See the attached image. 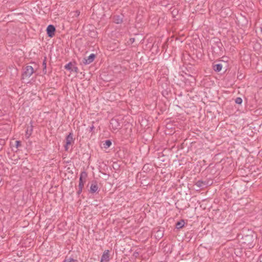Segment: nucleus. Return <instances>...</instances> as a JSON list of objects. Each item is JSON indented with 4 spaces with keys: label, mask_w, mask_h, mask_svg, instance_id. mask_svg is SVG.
Instances as JSON below:
<instances>
[{
    "label": "nucleus",
    "mask_w": 262,
    "mask_h": 262,
    "mask_svg": "<svg viewBox=\"0 0 262 262\" xmlns=\"http://www.w3.org/2000/svg\"><path fill=\"white\" fill-rule=\"evenodd\" d=\"M73 143L74 140L73 138V135L72 134H70L66 138V145L64 146L65 149L66 150H68L70 146L72 145Z\"/></svg>",
    "instance_id": "nucleus-2"
},
{
    "label": "nucleus",
    "mask_w": 262,
    "mask_h": 262,
    "mask_svg": "<svg viewBox=\"0 0 262 262\" xmlns=\"http://www.w3.org/2000/svg\"><path fill=\"white\" fill-rule=\"evenodd\" d=\"M34 73L33 68L30 66H27L23 74V79L30 77Z\"/></svg>",
    "instance_id": "nucleus-1"
},
{
    "label": "nucleus",
    "mask_w": 262,
    "mask_h": 262,
    "mask_svg": "<svg viewBox=\"0 0 262 262\" xmlns=\"http://www.w3.org/2000/svg\"><path fill=\"white\" fill-rule=\"evenodd\" d=\"M65 68L70 72H74L77 73L78 72V68L75 67L73 63L70 62L65 66Z\"/></svg>",
    "instance_id": "nucleus-4"
},
{
    "label": "nucleus",
    "mask_w": 262,
    "mask_h": 262,
    "mask_svg": "<svg viewBox=\"0 0 262 262\" xmlns=\"http://www.w3.org/2000/svg\"><path fill=\"white\" fill-rule=\"evenodd\" d=\"M87 177V173L85 171H83L80 174V182H79V187L82 188L83 185L84 183L85 182L86 178Z\"/></svg>",
    "instance_id": "nucleus-5"
},
{
    "label": "nucleus",
    "mask_w": 262,
    "mask_h": 262,
    "mask_svg": "<svg viewBox=\"0 0 262 262\" xmlns=\"http://www.w3.org/2000/svg\"><path fill=\"white\" fill-rule=\"evenodd\" d=\"M120 124L117 119H113L110 122V127L114 130H118L120 128Z\"/></svg>",
    "instance_id": "nucleus-3"
},
{
    "label": "nucleus",
    "mask_w": 262,
    "mask_h": 262,
    "mask_svg": "<svg viewBox=\"0 0 262 262\" xmlns=\"http://www.w3.org/2000/svg\"><path fill=\"white\" fill-rule=\"evenodd\" d=\"M63 262H76V261L73 259H67Z\"/></svg>",
    "instance_id": "nucleus-15"
},
{
    "label": "nucleus",
    "mask_w": 262,
    "mask_h": 262,
    "mask_svg": "<svg viewBox=\"0 0 262 262\" xmlns=\"http://www.w3.org/2000/svg\"><path fill=\"white\" fill-rule=\"evenodd\" d=\"M130 40H132L133 41H134V38L133 39H131Z\"/></svg>",
    "instance_id": "nucleus-20"
},
{
    "label": "nucleus",
    "mask_w": 262,
    "mask_h": 262,
    "mask_svg": "<svg viewBox=\"0 0 262 262\" xmlns=\"http://www.w3.org/2000/svg\"><path fill=\"white\" fill-rule=\"evenodd\" d=\"M196 185L199 187H202L203 186V183L199 181L196 183Z\"/></svg>",
    "instance_id": "nucleus-17"
},
{
    "label": "nucleus",
    "mask_w": 262,
    "mask_h": 262,
    "mask_svg": "<svg viewBox=\"0 0 262 262\" xmlns=\"http://www.w3.org/2000/svg\"><path fill=\"white\" fill-rule=\"evenodd\" d=\"M110 260L109 251L105 250L104 251L101 258L100 262H108Z\"/></svg>",
    "instance_id": "nucleus-6"
},
{
    "label": "nucleus",
    "mask_w": 262,
    "mask_h": 262,
    "mask_svg": "<svg viewBox=\"0 0 262 262\" xmlns=\"http://www.w3.org/2000/svg\"><path fill=\"white\" fill-rule=\"evenodd\" d=\"M98 188L97 184L96 183H93L90 187V191L91 192L94 193L97 191Z\"/></svg>",
    "instance_id": "nucleus-9"
},
{
    "label": "nucleus",
    "mask_w": 262,
    "mask_h": 262,
    "mask_svg": "<svg viewBox=\"0 0 262 262\" xmlns=\"http://www.w3.org/2000/svg\"><path fill=\"white\" fill-rule=\"evenodd\" d=\"M15 146H16V148H18V147L20 146V142L18 141H15Z\"/></svg>",
    "instance_id": "nucleus-16"
},
{
    "label": "nucleus",
    "mask_w": 262,
    "mask_h": 262,
    "mask_svg": "<svg viewBox=\"0 0 262 262\" xmlns=\"http://www.w3.org/2000/svg\"><path fill=\"white\" fill-rule=\"evenodd\" d=\"M55 31V28L53 25L48 26L47 29V32L49 37H52L54 35Z\"/></svg>",
    "instance_id": "nucleus-7"
},
{
    "label": "nucleus",
    "mask_w": 262,
    "mask_h": 262,
    "mask_svg": "<svg viewBox=\"0 0 262 262\" xmlns=\"http://www.w3.org/2000/svg\"><path fill=\"white\" fill-rule=\"evenodd\" d=\"M122 18L119 17V16H117L115 19V21L116 23L117 24H119L120 23L121 21H122Z\"/></svg>",
    "instance_id": "nucleus-13"
},
{
    "label": "nucleus",
    "mask_w": 262,
    "mask_h": 262,
    "mask_svg": "<svg viewBox=\"0 0 262 262\" xmlns=\"http://www.w3.org/2000/svg\"><path fill=\"white\" fill-rule=\"evenodd\" d=\"M184 221H181L180 222H178L176 224V227L178 229H180L182 228L184 226Z\"/></svg>",
    "instance_id": "nucleus-12"
},
{
    "label": "nucleus",
    "mask_w": 262,
    "mask_h": 262,
    "mask_svg": "<svg viewBox=\"0 0 262 262\" xmlns=\"http://www.w3.org/2000/svg\"><path fill=\"white\" fill-rule=\"evenodd\" d=\"M223 65L221 63H218L213 66V69L216 72H220L222 70Z\"/></svg>",
    "instance_id": "nucleus-10"
},
{
    "label": "nucleus",
    "mask_w": 262,
    "mask_h": 262,
    "mask_svg": "<svg viewBox=\"0 0 262 262\" xmlns=\"http://www.w3.org/2000/svg\"><path fill=\"white\" fill-rule=\"evenodd\" d=\"M242 101H243L242 99L239 97H238V98H236V99H235L236 103L238 104H241L242 103Z\"/></svg>",
    "instance_id": "nucleus-14"
},
{
    "label": "nucleus",
    "mask_w": 262,
    "mask_h": 262,
    "mask_svg": "<svg viewBox=\"0 0 262 262\" xmlns=\"http://www.w3.org/2000/svg\"><path fill=\"white\" fill-rule=\"evenodd\" d=\"M158 233H160V236H161L162 235V232H161V231H158Z\"/></svg>",
    "instance_id": "nucleus-18"
},
{
    "label": "nucleus",
    "mask_w": 262,
    "mask_h": 262,
    "mask_svg": "<svg viewBox=\"0 0 262 262\" xmlns=\"http://www.w3.org/2000/svg\"><path fill=\"white\" fill-rule=\"evenodd\" d=\"M112 145V142L110 140H106L103 143V147L104 148H107Z\"/></svg>",
    "instance_id": "nucleus-11"
},
{
    "label": "nucleus",
    "mask_w": 262,
    "mask_h": 262,
    "mask_svg": "<svg viewBox=\"0 0 262 262\" xmlns=\"http://www.w3.org/2000/svg\"><path fill=\"white\" fill-rule=\"evenodd\" d=\"M95 57V55L94 54H92L87 58L84 59L83 62L85 64H90L93 61Z\"/></svg>",
    "instance_id": "nucleus-8"
},
{
    "label": "nucleus",
    "mask_w": 262,
    "mask_h": 262,
    "mask_svg": "<svg viewBox=\"0 0 262 262\" xmlns=\"http://www.w3.org/2000/svg\"><path fill=\"white\" fill-rule=\"evenodd\" d=\"M76 15H79V13H78L77 12H76Z\"/></svg>",
    "instance_id": "nucleus-19"
}]
</instances>
